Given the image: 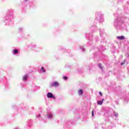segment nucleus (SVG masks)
Instances as JSON below:
<instances>
[{"mask_svg":"<svg viewBox=\"0 0 129 129\" xmlns=\"http://www.w3.org/2000/svg\"><path fill=\"white\" fill-rule=\"evenodd\" d=\"M50 86L53 87L54 86V87H57L59 86V83H58V82H54L52 84H51Z\"/></svg>","mask_w":129,"mask_h":129,"instance_id":"nucleus-1","label":"nucleus"},{"mask_svg":"<svg viewBox=\"0 0 129 129\" xmlns=\"http://www.w3.org/2000/svg\"><path fill=\"white\" fill-rule=\"evenodd\" d=\"M47 96L48 98H55V96H53V94L51 93H48Z\"/></svg>","mask_w":129,"mask_h":129,"instance_id":"nucleus-2","label":"nucleus"},{"mask_svg":"<svg viewBox=\"0 0 129 129\" xmlns=\"http://www.w3.org/2000/svg\"><path fill=\"white\" fill-rule=\"evenodd\" d=\"M117 38L119 40H124V36H117Z\"/></svg>","mask_w":129,"mask_h":129,"instance_id":"nucleus-3","label":"nucleus"},{"mask_svg":"<svg viewBox=\"0 0 129 129\" xmlns=\"http://www.w3.org/2000/svg\"><path fill=\"white\" fill-rule=\"evenodd\" d=\"M22 79L23 80H27V79H28V76H24Z\"/></svg>","mask_w":129,"mask_h":129,"instance_id":"nucleus-4","label":"nucleus"},{"mask_svg":"<svg viewBox=\"0 0 129 129\" xmlns=\"http://www.w3.org/2000/svg\"><path fill=\"white\" fill-rule=\"evenodd\" d=\"M13 52L14 53V54H17V53L19 52V51H18V49H13Z\"/></svg>","mask_w":129,"mask_h":129,"instance_id":"nucleus-5","label":"nucleus"},{"mask_svg":"<svg viewBox=\"0 0 129 129\" xmlns=\"http://www.w3.org/2000/svg\"><path fill=\"white\" fill-rule=\"evenodd\" d=\"M102 103H103V102L102 101H98V104H99V105H102Z\"/></svg>","mask_w":129,"mask_h":129,"instance_id":"nucleus-6","label":"nucleus"},{"mask_svg":"<svg viewBox=\"0 0 129 129\" xmlns=\"http://www.w3.org/2000/svg\"><path fill=\"white\" fill-rule=\"evenodd\" d=\"M68 78L67 76H63V77H62V79H63L64 80H67Z\"/></svg>","mask_w":129,"mask_h":129,"instance_id":"nucleus-7","label":"nucleus"},{"mask_svg":"<svg viewBox=\"0 0 129 129\" xmlns=\"http://www.w3.org/2000/svg\"><path fill=\"white\" fill-rule=\"evenodd\" d=\"M47 116H48V118H50L52 117V114H48L47 115Z\"/></svg>","mask_w":129,"mask_h":129,"instance_id":"nucleus-8","label":"nucleus"},{"mask_svg":"<svg viewBox=\"0 0 129 129\" xmlns=\"http://www.w3.org/2000/svg\"><path fill=\"white\" fill-rule=\"evenodd\" d=\"M41 70H42V72L45 73L46 72V71L44 69V67H41Z\"/></svg>","mask_w":129,"mask_h":129,"instance_id":"nucleus-9","label":"nucleus"},{"mask_svg":"<svg viewBox=\"0 0 129 129\" xmlns=\"http://www.w3.org/2000/svg\"><path fill=\"white\" fill-rule=\"evenodd\" d=\"M99 67L100 68V69H102V66H101V64L99 63Z\"/></svg>","mask_w":129,"mask_h":129,"instance_id":"nucleus-10","label":"nucleus"},{"mask_svg":"<svg viewBox=\"0 0 129 129\" xmlns=\"http://www.w3.org/2000/svg\"><path fill=\"white\" fill-rule=\"evenodd\" d=\"M80 93H81V89H79V95H80Z\"/></svg>","mask_w":129,"mask_h":129,"instance_id":"nucleus-11","label":"nucleus"},{"mask_svg":"<svg viewBox=\"0 0 129 129\" xmlns=\"http://www.w3.org/2000/svg\"><path fill=\"white\" fill-rule=\"evenodd\" d=\"M99 94H100V95H101V96H102V93H101V92H99Z\"/></svg>","mask_w":129,"mask_h":129,"instance_id":"nucleus-12","label":"nucleus"},{"mask_svg":"<svg viewBox=\"0 0 129 129\" xmlns=\"http://www.w3.org/2000/svg\"><path fill=\"white\" fill-rule=\"evenodd\" d=\"M123 64H124V62H122V63H121V65H123Z\"/></svg>","mask_w":129,"mask_h":129,"instance_id":"nucleus-13","label":"nucleus"},{"mask_svg":"<svg viewBox=\"0 0 129 129\" xmlns=\"http://www.w3.org/2000/svg\"><path fill=\"white\" fill-rule=\"evenodd\" d=\"M92 116H94V113L92 114Z\"/></svg>","mask_w":129,"mask_h":129,"instance_id":"nucleus-14","label":"nucleus"},{"mask_svg":"<svg viewBox=\"0 0 129 129\" xmlns=\"http://www.w3.org/2000/svg\"><path fill=\"white\" fill-rule=\"evenodd\" d=\"M94 112H93V111H92V113H94Z\"/></svg>","mask_w":129,"mask_h":129,"instance_id":"nucleus-15","label":"nucleus"},{"mask_svg":"<svg viewBox=\"0 0 129 129\" xmlns=\"http://www.w3.org/2000/svg\"><path fill=\"white\" fill-rule=\"evenodd\" d=\"M81 93H82V90H81Z\"/></svg>","mask_w":129,"mask_h":129,"instance_id":"nucleus-16","label":"nucleus"},{"mask_svg":"<svg viewBox=\"0 0 129 129\" xmlns=\"http://www.w3.org/2000/svg\"><path fill=\"white\" fill-rule=\"evenodd\" d=\"M103 100H104V99H103Z\"/></svg>","mask_w":129,"mask_h":129,"instance_id":"nucleus-17","label":"nucleus"},{"mask_svg":"<svg viewBox=\"0 0 129 129\" xmlns=\"http://www.w3.org/2000/svg\"><path fill=\"white\" fill-rule=\"evenodd\" d=\"M26 1H28V0H25Z\"/></svg>","mask_w":129,"mask_h":129,"instance_id":"nucleus-18","label":"nucleus"}]
</instances>
